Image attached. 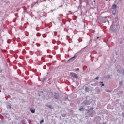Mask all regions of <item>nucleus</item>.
I'll list each match as a JSON object with an SVG mask.
<instances>
[{
    "instance_id": "nucleus-1",
    "label": "nucleus",
    "mask_w": 124,
    "mask_h": 124,
    "mask_svg": "<svg viewBox=\"0 0 124 124\" xmlns=\"http://www.w3.org/2000/svg\"><path fill=\"white\" fill-rule=\"evenodd\" d=\"M118 27L119 24H118V22L116 21L113 22L110 27V30L113 31V32H116V31H117V30H118Z\"/></svg>"
},
{
    "instance_id": "nucleus-2",
    "label": "nucleus",
    "mask_w": 124,
    "mask_h": 124,
    "mask_svg": "<svg viewBox=\"0 0 124 124\" xmlns=\"http://www.w3.org/2000/svg\"><path fill=\"white\" fill-rule=\"evenodd\" d=\"M90 98L89 96H87L86 97V100H84L82 103V105L83 106H86V105H90L91 103H92V101H91V99Z\"/></svg>"
},
{
    "instance_id": "nucleus-3",
    "label": "nucleus",
    "mask_w": 124,
    "mask_h": 124,
    "mask_svg": "<svg viewBox=\"0 0 124 124\" xmlns=\"http://www.w3.org/2000/svg\"><path fill=\"white\" fill-rule=\"evenodd\" d=\"M86 111L87 112L85 114L86 117H93V116L95 115V112L94 110H92L91 111H90V110H87Z\"/></svg>"
},
{
    "instance_id": "nucleus-4",
    "label": "nucleus",
    "mask_w": 124,
    "mask_h": 124,
    "mask_svg": "<svg viewBox=\"0 0 124 124\" xmlns=\"http://www.w3.org/2000/svg\"><path fill=\"white\" fill-rule=\"evenodd\" d=\"M100 21L102 23H106V22H108V24H109V21L107 20V17H101Z\"/></svg>"
},
{
    "instance_id": "nucleus-5",
    "label": "nucleus",
    "mask_w": 124,
    "mask_h": 124,
    "mask_svg": "<svg viewBox=\"0 0 124 124\" xmlns=\"http://www.w3.org/2000/svg\"><path fill=\"white\" fill-rule=\"evenodd\" d=\"M70 74L71 75V76H72V77H73V78H74L75 79H77V80H78V79H79V78H78V75H77V74L75 73H73V72H71L70 73Z\"/></svg>"
},
{
    "instance_id": "nucleus-6",
    "label": "nucleus",
    "mask_w": 124,
    "mask_h": 124,
    "mask_svg": "<svg viewBox=\"0 0 124 124\" xmlns=\"http://www.w3.org/2000/svg\"><path fill=\"white\" fill-rule=\"evenodd\" d=\"M75 58H76V55H75L73 57L70 58L68 61L67 62H73L74 60H75Z\"/></svg>"
},
{
    "instance_id": "nucleus-7",
    "label": "nucleus",
    "mask_w": 124,
    "mask_h": 124,
    "mask_svg": "<svg viewBox=\"0 0 124 124\" xmlns=\"http://www.w3.org/2000/svg\"><path fill=\"white\" fill-rule=\"evenodd\" d=\"M54 98L55 99H59V97H60V96L58 95V93L55 92L54 93V95L53 96Z\"/></svg>"
},
{
    "instance_id": "nucleus-8",
    "label": "nucleus",
    "mask_w": 124,
    "mask_h": 124,
    "mask_svg": "<svg viewBox=\"0 0 124 124\" xmlns=\"http://www.w3.org/2000/svg\"><path fill=\"white\" fill-rule=\"evenodd\" d=\"M30 112L32 113V114H34V113H35V108H30Z\"/></svg>"
},
{
    "instance_id": "nucleus-9",
    "label": "nucleus",
    "mask_w": 124,
    "mask_h": 124,
    "mask_svg": "<svg viewBox=\"0 0 124 124\" xmlns=\"http://www.w3.org/2000/svg\"><path fill=\"white\" fill-rule=\"evenodd\" d=\"M47 79V76H46L44 78H41L42 82H45V81H46Z\"/></svg>"
},
{
    "instance_id": "nucleus-10",
    "label": "nucleus",
    "mask_w": 124,
    "mask_h": 124,
    "mask_svg": "<svg viewBox=\"0 0 124 124\" xmlns=\"http://www.w3.org/2000/svg\"><path fill=\"white\" fill-rule=\"evenodd\" d=\"M99 86L101 87V88H102V87H103V86H104V84H103V82H102V81H100V82H99Z\"/></svg>"
},
{
    "instance_id": "nucleus-11",
    "label": "nucleus",
    "mask_w": 124,
    "mask_h": 124,
    "mask_svg": "<svg viewBox=\"0 0 124 124\" xmlns=\"http://www.w3.org/2000/svg\"><path fill=\"white\" fill-rule=\"evenodd\" d=\"M93 107H91L89 109H86V111H93Z\"/></svg>"
},
{
    "instance_id": "nucleus-12",
    "label": "nucleus",
    "mask_w": 124,
    "mask_h": 124,
    "mask_svg": "<svg viewBox=\"0 0 124 124\" xmlns=\"http://www.w3.org/2000/svg\"><path fill=\"white\" fill-rule=\"evenodd\" d=\"M63 100L65 101V100H68V101H69V99H68V96H65L64 98H63Z\"/></svg>"
},
{
    "instance_id": "nucleus-13",
    "label": "nucleus",
    "mask_w": 124,
    "mask_h": 124,
    "mask_svg": "<svg viewBox=\"0 0 124 124\" xmlns=\"http://www.w3.org/2000/svg\"><path fill=\"white\" fill-rule=\"evenodd\" d=\"M89 90H90V88H89V87H87V86H86L85 87V92L87 93V92H89Z\"/></svg>"
},
{
    "instance_id": "nucleus-14",
    "label": "nucleus",
    "mask_w": 124,
    "mask_h": 124,
    "mask_svg": "<svg viewBox=\"0 0 124 124\" xmlns=\"http://www.w3.org/2000/svg\"><path fill=\"white\" fill-rule=\"evenodd\" d=\"M123 72H121V71L120 70H117V72H118V73H121L122 75H124V70H122Z\"/></svg>"
},
{
    "instance_id": "nucleus-15",
    "label": "nucleus",
    "mask_w": 124,
    "mask_h": 124,
    "mask_svg": "<svg viewBox=\"0 0 124 124\" xmlns=\"http://www.w3.org/2000/svg\"><path fill=\"white\" fill-rule=\"evenodd\" d=\"M112 8L113 9H116V8H117V5H116L115 4H113L112 6Z\"/></svg>"
},
{
    "instance_id": "nucleus-16",
    "label": "nucleus",
    "mask_w": 124,
    "mask_h": 124,
    "mask_svg": "<svg viewBox=\"0 0 124 124\" xmlns=\"http://www.w3.org/2000/svg\"><path fill=\"white\" fill-rule=\"evenodd\" d=\"M78 110L79 111H84V110H85V108H80Z\"/></svg>"
},
{
    "instance_id": "nucleus-17",
    "label": "nucleus",
    "mask_w": 124,
    "mask_h": 124,
    "mask_svg": "<svg viewBox=\"0 0 124 124\" xmlns=\"http://www.w3.org/2000/svg\"><path fill=\"white\" fill-rule=\"evenodd\" d=\"M47 107H48V108H50V109H53L54 108H53V106L50 105H47Z\"/></svg>"
},
{
    "instance_id": "nucleus-18",
    "label": "nucleus",
    "mask_w": 124,
    "mask_h": 124,
    "mask_svg": "<svg viewBox=\"0 0 124 124\" xmlns=\"http://www.w3.org/2000/svg\"><path fill=\"white\" fill-rule=\"evenodd\" d=\"M8 109H11V105H9L7 106Z\"/></svg>"
},
{
    "instance_id": "nucleus-19",
    "label": "nucleus",
    "mask_w": 124,
    "mask_h": 124,
    "mask_svg": "<svg viewBox=\"0 0 124 124\" xmlns=\"http://www.w3.org/2000/svg\"><path fill=\"white\" fill-rule=\"evenodd\" d=\"M96 119H97V120H98V121H100V120H101V118H100V117H99V116L97 117Z\"/></svg>"
},
{
    "instance_id": "nucleus-20",
    "label": "nucleus",
    "mask_w": 124,
    "mask_h": 124,
    "mask_svg": "<svg viewBox=\"0 0 124 124\" xmlns=\"http://www.w3.org/2000/svg\"><path fill=\"white\" fill-rule=\"evenodd\" d=\"M105 92H107L108 93H110L111 90L106 89Z\"/></svg>"
},
{
    "instance_id": "nucleus-21",
    "label": "nucleus",
    "mask_w": 124,
    "mask_h": 124,
    "mask_svg": "<svg viewBox=\"0 0 124 124\" xmlns=\"http://www.w3.org/2000/svg\"><path fill=\"white\" fill-rule=\"evenodd\" d=\"M123 85V82L122 81H119V85L122 86Z\"/></svg>"
},
{
    "instance_id": "nucleus-22",
    "label": "nucleus",
    "mask_w": 124,
    "mask_h": 124,
    "mask_svg": "<svg viewBox=\"0 0 124 124\" xmlns=\"http://www.w3.org/2000/svg\"><path fill=\"white\" fill-rule=\"evenodd\" d=\"M21 119V117H16V120H20Z\"/></svg>"
},
{
    "instance_id": "nucleus-23",
    "label": "nucleus",
    "mask_w": 124,
    "mask_h": 124,
    "mask_svg": "<svg viewBox=\"0 0 124 124\" xmlns=\"http://www.w3.org/2000/svg\"><path fill=\"white\" fill-rule=\"evenodd\" d=\"M75 70L76 71H79V70H80V69H79V68H76V69H75Z\"/></svg>"
},
{
    "instance_id": "nucleus-24",
    "label": "nucleus",
    "mask_w": 124,
    "mask_h": 124,
    "mask_svg": "<svg viewBox=\"0 0 124 124\" xmlns=\"http://www.w3.org/2000/svg\"><path fill=\"white\" fill-rule=\"evenodd\" d=\"M40 35H41V34L40 33H37V36H40Z\"/></svg>"
},
{
    "instance_id": "nucleus-25",
    "label": "nucleus",
    "mask_w": 124,
    "mask_h": 124,
    "mask_svg": "<svg viewBox=\"0 0 124 124\" xmlns=\"http://www.w3.org/2000/svg\"><path fill=\"white\" fill-rule=\"evenodd\" d=\"M98 79H99V77H97L94 80H98Z\"/></svg>"
},
{
    "instance_id": "nucleus-26",
    "label": "nucleus",
    "mask_w": 124,
    "mask_h": 124,
    "mask_svg": "<svg viewBox=\"0 0 124 124\" xmlns=\"http://www.w3.org/2000/svg\"><path fill=\"white\" fill-rule=\"evenodd\" d=\"M36 45H37V46H40V44L38 43H37L36 44Z\"/></svg>"
},
{
    "instance_id": "nucleus-27",
    "label": "nucleus",
    "mask_w": 124,
    "mask_h": 124,
    "mask_svg": "<svg viewBox=\"0 0 124 124\" xmlns=\"http://www.w3.org/2000/svg\"><path fill=\"white\" fill-rule=\"evenodd\" d=\"M110 75H108L107 76L108 79H110Z\"/></svg>"
},
{
    "instance_id": "nucleus-28",
    "label": "nucleus",
    "mask_w": 124,
    "mask_h": 124,
    "mask_svg": "<svg viewBox=\"0 0 124 124\" xmlns=\"http://www.w3.org/2000/svg\"><path fill=\"white\" fill-rule=\"evenodd\" d=\"M43 122H44V120H42L40 122V124H42V123H43Z\"/></svg>"
},
{
    "instance_id": "nucleus-29",
    "label": "nucleus",
    "mask_w": 124,
    "mask_h": 124,
    "mask_svg": "<svg viewBox=\"0 0 124 124\" xmlns=\"http://www.w3.org/2000/svg\"><path fill=\"white\" fill-rule=\"evenodd\" d=\"M107 122H108V120H107V121H106L105 122H103V124H106V123H107Z\"/></svg>"
},
{
    "instance_id": "nucleus-30",
    "label": "nucleus",
    "mask_w": 124,
    "mask_h": 124,
    "mask_svg": "<svg viewBox=\"0 0 124 124\" xmlns=\"http://www.w3.org/2000/svg\"><path fill=\"white\" fill-rule=\"evenodd\" d=\"M57 44H60L61 43V42L60 41H57Z\"/></svg>"
},
{
    "instance_id": "nucleus-31",
    "label": "nucleus",
    "mask_w": 124,
    "mask_h": 124,
    "mask_svg": "<svg viewBox=\"0 0 124 124\" xmlns=\"http://www.w3.org/2000/svg\"><path fill=\"white\" fill-rule=\"evenodd\" d=\"M55 42H56V41L55 40H53V41H52V43H55Z\"/></svg>"
},
{
    "instance_id": "nucleus-32",
    "label": "nucleus",
    "mask_w": 124,
    "mask_h": 124,
    "mask_svg": "<svg viewBox=\"0 0 124 124\" xmlns=\"http://www.w3.org/2000/svg\"><path fill=\"white\" fill-rule=\"evenodd\" d=\"M54 35H57V32H54Z\"/></svg>"
},
{
    "instance_id": "nucleus-33",
    "label": "nucleus",
    "mask_w": 124,
    "mask_h": 124,
    "mask_svg": "<svg viewBox=\"0 0 124 124\" xmlns=\"http://www.w3.org/2000/svg\"><path fill=\"white\" fill-rule=\"evenodd\" d=\"M23 45H24V46H25V45H27V43H25V42L23 43Z\"/></svg>"
},
{
    "instance_id": "nucleus-34",
    "label": "nucleus",
    "mask_w": 124,
    "mask_h": 124,
    "mask_svg": "<svg viewBox=\"0 0 124 124\" xmlns=\"http://www.w3.org/2000/svg\"><path fill=\"white\" fill-rule=\"evenodd\" d=\"M44 69H46V66H44Z\"/></svg>"
},
{
    "instance_id": "nucleus-35",
    "label": "nucleus",
    "mask_w": 124,
    "mask_h": 124,
    "mask_svg": "<svg viewBox=\"0 0 124 124\" xmlns=\"http://www.w3.org/2000/svg\"><path fill=\"white\" fill-rule=\"evenodd\" d=\"M42 61H44V58H42Z\"/></svg>"
},
{
    "instance_id": "nucleus-36",
    "label": "nucleus",
    "mask_w": 124,
    "mask_h": 124,
    "mask_svg": "<svg viewBox=\"0 0 124 124\" xmlns=\"http://www.w3.org/2000/svg\"><path fill=\"white\" fill-rule=\"evenodd\" d=\"M67 39H68V40H69L68 38H69V36H67Z\"/></svg>"
},
{
    "instance_id": "nucleus-37",
    "label": "nucleus",
    "mask_w": 124,
    "mask_h": 124,
    "mask_svg": "<svg viewBox=\"0 0 124 124\" xmlns=\"http://www.w3.org/2000/svg\"><path fill=\"white\" fill-rule=\"evenodd\" d=\"M78 41H79V42H80V41H82V40H81V41H80V40L79 39V40H78Z\"/></svg>"
},
{
    "instance_id": "nucleus-38",
    "label": "nucleus",
    "mask_w": 124,
    "mask_h": 124,
    "mask_svg": "<svg viewBox=\"0 0 124 124\" xmlns=\"http://www.w3.org/2000/svg\"><path fill=\"white\" fill-rule=\"evenodd\" d=\"M91 86H95L94 84H91Z\"/></svg>"
},
{
    "instance_id": "nucleus-39",
    "label": "nucleus",
    "mask_w": 124,
    "mask_h": 124,
    "mask_svg": "<svg viewBox=\"0 0 124 124\" xmlns=\"http://www.w3.org/2000/svg\"><path fill=\"white\" fill-rule=\"evenodd\" d=\"M118 1H119L120 2H121V1H122V0H118Z\"/></svg>"
},
{
    "instance_id": "nucleus-40",
    "label": "nucleus",
    "mask_w": 124,
    "mask_h": 124,
    "mask_svg": "<svg viewBox=\"0 0 124 124\" xmlns=\"http://www.w3.org/2000/svg\"><path fill=\"white\" fill-rule=\"evenodd\" d=\"M99 38V37H97V39H98Z\"/></svg>"
},
{
    "instance_id": "nucleus-41",
    "label": "nucleus",
    "mask_w": 124,
    "mask_h": 124,
    "mask_svg": "<svg viewBox=\"0 0 124 124\" xmlns=\"http://www.w3.org/2000/svg\"><path fill=\"white\" fill-rule=\"evenodd\" d=\"M8 43H10V42L8 41H7Z\"/></svg>"
},
{
    "instance_id": "nucleus-42",
    "label": "nucleus",
    "mask_w": 124,
    "mask_h": 124,
    "mask_svg": "<svg viewBox=\"0 0 124 124\" xmlns=\"http://www.w3.org/2000/svg\"><path fill=\"white\" fill-rule=\"evenodd\" d=\"M23 52H24V53H26V50H23Z\"/></svg>"
},
{
    "instance_id": "nucleus-43",
    "label": "nucleus",
    "mask_w": 124,
    "mask_h": 124,
    "mask_svg": "<svg viewBox=\"0 0 124 124\" xmlns=\"http://www.w3.org/2000/svg\"><path fill=\"white\" fill-rule=\"evenodd\" d=\"M0 88H1V85L0 84Z\"/></svg>"
},
{
    "instance_id": "nucleus-44",
    "label": "nucleus",
    "mask_w": 124,
    "mask_h": 124,
    "mask_svg": "<svg viewBox=\"0 0 124 124\" xmlns=\"http://www.w3.org/2000/svg\"><path fill=\"white\" fill-rule=\"evenodd\" d=\"M115 19H116L117 20H118V18H117V17L115 18Z\"/></svg>"
},
{
    "instance_id": "nucleus-45",
    "label": "nucleus",
    "mask_w": 124,
    "mask_h": 124,
    "mask_svg": "<svg viewBox=\"0 0 124 124\" xmlns=\"http://www.w3.org/2000/svg\"><path fill=\"white\" fill-rule=\"evenodd\" d=\"M63 24H64V25H65V22H64Z\"/></svg>"
},
{
    "instance_id": "nucleus-46",
    "label": "nucleus",
    "mask_w": 124,
    "mask_h": 124,
    "mask_svg": "<svg viewBox=\"0 0 124 124\" xmlns=\"http://www.w3.org/2000/svg\"><path fill=\"white\" fill-rule=\"evenodd\" d=\"M106 0V1H108V0Z\"/></svg>"
},
{
    "instance_id": "nucleus-47",
    "label": "nucleus",
    "mask_w": 124,
    "mask_h": 124,
    "mask_svg": "<svg viewBox=\"0 0 124 124\" xmlns=\"http://www.w3.org/2000/svg\"><path fill=\"white\" fill-rule=\"evenodd\" d=\"M0 72H2V71L0 70Z\"/></svg>"
},
{
    "instance_id": "nucleus-48",
    "label": "nucleus",
    "mask_w": 124,
    "mask_h": 124,
    "mask_svg": "<svg viewBox=\"0 0 124 124\" xmlns=\"http://www.w3.org/2000/svg\"><path fill=\"white\" fill-rule=\"evenodd\" d=\"M93 1H94V2H95V0H94Z\"/></svg>"
}]
</instances>
